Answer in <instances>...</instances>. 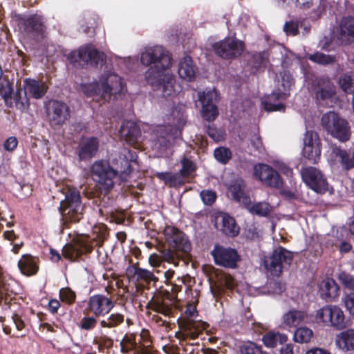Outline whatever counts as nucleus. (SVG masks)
<instances>
[{"instance_id": "f257e3e1", "label": "nucleus", "mask_w": 354, "mask_h": 354, "mask_svg": "<svg viewBox=\"0 0 354 354\" xmlns=\"http://www.w3.org/2000/svg\"><path fill=\"white\" fill-rule=\"evenodd\" d=\"M185 283V277H178L174 282L167 283L164 295L153 296L148 302L147 308L165 316H172L176 308L177 294L182 290L183 285Z\"/></svg>"}, {"instance_id": "f03ea898", "label": "nucleus", "mask_w": 354, "mask_h": 354, "mask_svg": "<svg viewBox=\"0 0 354 354\" xmlns=\"http://www.w3.org/2000/svg\"><path fill=\"white\" fill-rule=\"evenodd\" d=\"M124 84L121 77L115 73H109L102 77L101 83L93 82L82 86V91L86 96L102 94L104 98L122 93Z\"/></svg>"}, {"instance_id": "7ed1b4c3", "label": "nucleus", "mask_w": 354, "mask_h": 354, "mask_svg": "<svg viewBox=\"0 0 354 354\" xmlns=\"http://www.w3.org/2000/svg\"><path fill=\"white\" fill-rule=\"evenodd\" d=\"M185 317L179 322L182 332L176 333V337L180 341L187 338L195 339L207 328L208 324L201 320H194L193 318L198 316L196 306L194 304H188L184 312Z\"/></svg>"}, {"instance_id": "20e7f679", "label": "nucleus", "mask_w": 354, "mask_h": 354, "mask_svg": "<svg viewBox=\"0 0 354 354\" xmlns=\"http://www.w3.org/2000/svg\"><path fill=\"white\" fill-rule=\"evenodd\" d=\"M106 56L95 48L86 45L71 51L67 56L70 63L75 67L86 68L88 65L97 66L105 62Z\"/></svg>"}, {"instance_id": "39448f33", "label": "nucleus", "mask_w": 354, "mask_h": 354, "mask_svg": "<svg viewBox=\"0 0 354 354\" xmlns=\"http://www.w3.org/2000/svg\"><path fill=\"white\" fill-rule=\"evenodd\" d=\"M91 171L100 194H109L114 187V179L118 176V171L103 160L95 161L92 165Z\"/></svg>"}, {"instance_id": "423d86ee", "label": "nucleus", "mask_w": 354, "mask_h": 354, "mask_svg": "<svg viewBox=\"0 0 354 354\" xmlns=\"http://www.w3.org/2000/svg\"><path fill=\"white\" fill-rule=\"evenodd\" d=\"M214 53L225 60L236 59L243 53L245 43L236 37H226L212 44Z\"/></svg>"}, {"instance_id": "0eeeda50", "label": "nucleus", "mask_w": 354, "mask_h": 354, "mask_svg": "<svg viewBox=\"0 0 354 354\" xmlns=\"http://www.w3.org/2000/svg\"><path fill=\"white\" fill-rule=\"evenodd\" d=\"M315 319L318 323L337 330H342L348 326V321L344 311L337 306L326 305L321 308L316 313Z\"/></svg>"}, {"instance_id": "6e6552de", "label": "nucleus", "mask_w": 354, "mask_h": 354, "mask_svg": "<svg viewBox=\"0 0 354 354\" xmlns=\"http://www.w3.org/2000/svg\"><path fill=\"white\" fill-rule=\"evenodd\" d=\"M322 126L335 138L342 142L349 140L351 132L348 123L344 119L339 118L338 115L329 111L322 117Z\"/></svg>"}, {"instance_id": "1a4fd4ad", "label": "nucleus", "mask_w": 354, "mask_h": 354, "mask_svg": "<svg viewBox=\"0 0 354 354\" xmlns=\"http://www.w3.org/2000/svg\"><path fill=\"white\" fill-rule=\"evenodd\" d=\"M311 89L317 104L322 106L332 102L336 95V87L328 77H315L312 80Z\"/></svg>"}, {"instance_id": "9d476101", "label": "nucleus", "mask_w": 354, "mask_h": 354, "mask_svg": "<svg viewBox=\"0 0 354 354\" xmlns=\"http://www.w3.org/2000/svg\"><path fill=\"white\" fill-rule=\"evenodd\" d=\"M19 26L25 33L37 41L46 37L47 32L44 19L39 15L34 14L21 18L19 21Z\"/></svg>"}, {"instance_id": "9b49d317", "label": "nucleus", "mask_w": 354, "mask_h": 354, "mask_svg": "<svg viewBox=\"0 0 354 354\" xmlns=\"http://www.w3.org/2000/svg\"><path fill=\"white\" fill-rule=\"evenodd\" d=\"M293 259V254L282 246H279L272 252L268 260L264 261L266 268L272 275L279 277L282 273L283 266H290Z\"/></svg>"}, {"instance_id": "f8f14e48", "label": "nucleus", "mask_w": 354, "mask_h": 354, "mask_svg": "<svg viewBox=\"0 0 354 354\" xmlns=\"http://www.w3.org/2000/svg\"><path fill=\"white\" fill-rule=\"evenodd\" d=\"M49 124L53 129L62 127L71 118L69 106L64 102L53 100L46 106Z\"/></svg>"}, {"instance_id": "ddd939ff", "label": "nucleus", "mask_w": 354, "mask_h": 354, "mask_svg": "<svg viewBox=\"0 0 354 354\" xmlns=\"http://www.w3.org/2000/svg\"><path fill=\"white\" fill-rule=\"evenodd\" d=\"M140 62L145 66L151 67L169 68L171 58L162 46H156L147 48L141 53Z\"/></svg>"}, {"instance_id": "4468645a", "label": "nucleus", "mask_w": 354, "mask_h": 354, "mask_svg": "<svg viewBox=\"0 0 354 354\" xmlns=\"http://www.w3.org/2000/svg\"><path fill=\"white\" fill-rule=\"evenodd\" d=\"M211 254L216 265L225 268H236L238 262L241 261V257L236 249L218 244L214 245Z\"/></svg>"}, {"instance_id": "2eb2a0df", "label": "nucleus", "mask_w": 354, "mask_h": 354, "mask_svg": "<svg viewBox=\"0 0 354 354\" xmlns=\"http://www.w3.org/2000/svg\"><path fill=\"white\" fill-rule=\"evenodd\" d=\"M114 306V302L110 297L102 294H96L88 298L87 306L83 313H91L99 317H104L110 313Z\"/></svg>"}, {"instance_id": "dca6fc26", "label": "nucleus", "mask_w": 354, "mask_h": 354, "mask_svg": "<svg viewBox=\"0 0 354 354\" xmlns=\"http://www.w3.org/2000/svg\"><path fill=\"white\" fill-rule=\"evenodd\" d=\"M301 176L304 182L314 192L324 194L328 189L326 178L320 170L309 167L302 169Z\"/></svg>"}, {"instance_id": "f3484780", "label": "nucleus", "mask_w": 354, "mask_h": 354, "mask_svg": "<svg viewBox=\"0 0 354 354\" xmlns=\"http://www.w3.org/2000/svg\"><path fill=\"white\" fill-rule=\"evenodd\" d=\"M93 247L89 244L87 236H79L73 243H66L62 248V255L71 261L77 260L82 255L90 253Z\"/></svg>"}, {"instance_id": "a211bd4d", "label": "nucleus", "mask_w": 354, "mask_h": 354, "mask_svg": "<svg viewBox=\"0 0 354 354\" xmlns=\"http://www.w3.org/2000/svg\"><path fill=\"white\" fill-rule=\"evenodd\" d=\"M165 240L174 249L188 253L191 251V243L185 234L177 227L167 225L164 230Z\"/></svg>"}, {"instance_id": "6ab92c4d", "label": "nucleus", "mask_w": 354, "mask_h": 354, "mask_svg": "<svg viewBox=\"0 0 354 354\" xmlns=\"http://www.w3.org/2000/svg\"><path fill=\"white\" fill-rule=\"evenodd\" d=\"M255 177L266 185L279 189L283 185V179L279 174L271 166L266 164H259L254 167Z\"/></svg>"}, {"instance_id": "aec40b11", "label": "nucleus", "mask_w": 354, "mask_h": 354, "mask_svg": "<svg viewBox=\"0 0 354 354\" xmlns=\"http://www.w3.org/2000/svg\"><path fill=\"white\" fill-rule=\"evenodd\" d=\"M218 98V93L215 89L204 91L199 95V100L202 103L201 114L203 119L213 121L218 115V110L215 102Z\"/></svg>"}, {"instance_id": "412c9836", "label": "nucleus", "mask_w": 354, "mask_h": 354, "mask_svg": "<svg viewBox=\"0 0 354 354\" xmlns=\"http://www.w3.org/2000/svg\"><path fill=\"white\" fill-rule=\"evenodd\" d=\"M337 38L341 45L348 46L354 42V17H343L340 21Z\"/></svg>"}, {"instance_id": "4be33fe9", "label": "nucleus", "mask_w": 354, "mask_h": 354, "mask_svg": "<svg viewBox=\"0 0 354 354\" xmlns=\"http://www.w3.org/2000/svg\"><path fill=\"white\" fill-rule=\"evenodd\" d=\"M97 138L92 136L82 140L78 147L77 155L80 160H88L93 158L99 149Z\"/></svg>"}, {"instance_id": "5701e85b", "label": "nucleus", "mask_w": 354, "mask_h": 354, "mask_svg": "<svg viewBox=\"0 0 354 354\" xmlns=\"http://www.w3.org/2000/svg\"><path fill=\"white\" fill-rule=\"evenodd\" d=\"M119 134L129 145H134L138 142L141 131L136 122L126 120L122 122Z\"/></svg>"}, {"instance_id": "b1692460", "label": "nucleus", "mask_w": 354, "mask_h": 354, "mask_svg": "<svg viewBox=\"0 0 354 354\" xmlns=\"http://www.w3.org/2000/svg\"><path fill=\"white\" fill-rule=\"evenodd\" d=\"M319 292L321 298L331 301L339 296V287L333 279L327 278L322 281Z\"/></svg>"}, {"instance_id": "393cba45", "label": "nucleus", "mask_w": 354, "mask_h": 354, "mask_svg": "<svg viewBox=\"0 0 354 354\" xmlns=\"http://www.w3.org/2000/svg\"><path fill=\"white\" fill-rule=\"evenodd\" d=\"M39 259L31 254H24L18 261V267L21 272L26 276L35 275L39 270Z\"/></svg>"}, {"instance_id": "a878e982", "label": "nucleus", "mask_w": 354, "mask_h": 354, "mask_svg": "<svg viewBox=\"0 0 354 354\" xmlns=\"http://www.w3.org/2000/svg\"><path fill=\"white\" fill-rule=\"evenodd\" d=\"M245 183L243 180H237L233 182L228 187L232 198L241 203L243 207L250 205V197L245 192Z\"/></svg>"}, {"instance_id": "bb28decb", "label": "nucleus", "mask_w": 354, "mask_h": 354, "mask_svg": "<svg viewBox=\"0 0 354 354\" xmlns=\"http://www.w3.org/2000/svg\"><path fill=\"white\" fill-rule=\"evenodd\" d=\"M288 96V95L286 93L282 92L279 89L274 91L263 102L265 110L269 112L284 111L286 109L285 105L283 103L275 102L279 100H284Z\"/></svg>"}, {"instance_id": "cd10ccee", "label": "nucleus", "mask_w": 354, "mask_h": 354, "mask_svg": "<svg viewBox=\"0 0 354 354\" xmlns=\"http://www.w3.org/2000/svg\"><path fill=\"white\" fill-rule=\"evenodd\" d=\"M24 86L26 93L35 99H40L44 97L48 89L45 82H39L38 80L31 78L25 79Z\"/></svg>"}, {"instance_id": "c85d7f7f", "label": "nucleus", "mask_w": 354, "mask_h": 354, "mask_svg": "<svg viewBox=\"0 0 354 354\" xmlns=\"http://www.w3.org/2000/svg\"><path fill=\"white\" fill-rule=\"evenodd\" d=\"M59 208L83 209L79 190L76 188H69L66 193L65 199L60 203Z\"/></svg>"}, {"instance_id": "c756f323", "label": "nucleus", "mask_w": 354, "mask_h": 354, "mask_svg": "<svg viewBox=\"0 0 354 354\" xmlns=\"http://www.w3.org/2000/svg\"><path fill=\"white\" fill-rule=\"evenodd\" d=\"M196 70L192 57L185 56L179 63L178 72L182 79L191 82L196 76Z\"/></svg>"}, {"instance_id": "7c9ffc66", "label": "nucleus", "mask_w": 354, "mask_h": 354, "mask_svg": "<svg viewBox=\"0 0 354 354\" xmlns=\"http://www.w3.org/2000/svg\"><path fill=\"white\" fill-rule=\"evenodd\" d=\"M337 345L344 351H354V329L340 333L336 338Z\"/></svg>"}, {"instance_id": "2f4dec72", "label": "nucleus", "mask_w": 354, "mask_h": 354, "mask_svg": "<svg viewBox=\"0 0 354 354\" xmlns=\"http://www.w3.org/2000/svg\"><path fill=\"white\" fill-rule=\"evenodd\" d=\"M168 68L149 67L145 73V80L151 86L157 88L161 84L162 79L166 76L165 71Z\"/></svg>"}, {"instance_id": "473e14b6", "label": "nucleus", "mask_w": 354, "mask_h": 354, "mask_svg": "<svg viewBox=\"0 0 354 354\" xmlns=\"http://www.w3.org/2000/svg\"><path fill=\"white\" fill-rule=\"evenodd\" d=\"M128 272H132L133 275L136 276L138 281H142L147 283L151 282H157L158 279L156 277L153 272L147 269L140 268L137 265H133L127 268Z\"/></svg>"}, {"instance_id": "72a5a7b5", "label": "nucleus", "mask_w": 354, "mask_h": 354, "mask_svg": "<svg viewBox=\"0 0 354 354\" xmlns=\"http://www.w3.org/2000/svg\"><path fill=\"white\" fill-rule=\"evenodd\" d=\"M221 230L226 236L234 237L238 235L239 228L233 217L224 214L221 216Z\"/></svg>"}, {"instance_id": "f704fd0d", "label": "nucleus", "mask_w": 354, "mask_h": 354, "mask_svg": "<svg viewBox=\"0 0 354 354\" xmlns=\"http://www.w3.org/2000/svg\"><path fill=\"white\" fill-rule=\"evenodd\" d=\"M177 84L175 77L172 75L167 73L166 76L162 79L161 84L158 86L157 89H162V95L164 97H169L175 95L179 91L176 88Z\"/></svg>"}, {"instance_id": "c9c22d12", "label": "nucleus", "mask_w": 354, "mask_h": 354, "mask_svg": "<svg viewBox=\"0 0 354 354\" xmlns=\"http://www.w3.org/2000/svg\"><path fill=\"white\" fill-rule=\"evenodd\" d=\"M288 340V337L285 334L279 332L269 331L262 337L263 344L268 348H274L278 344H283Z\"/></svg>"}, {"instance_id": "e433bc0d", "label": "nucleus", "mask_w": 354, "mask_h": 354, "mask_svg": "<svg viewBox=\"0 0 354 354\" xmlns=\"http://www.w3.org/2000/svg\"><path fill=\"white\" fill-rule=\"evenodd\" d=\"M156 177L170 187H176L184 184L183 178L177 173L158 172L156 174Z\"/></svg>"}, {"instance_id": "4c0bfd02", "label": "nucleus", "mask_w": 354, "mask_h": 354, "mask_svg": "<svg viewBox=\"0 0 354 354\" xmlns=\"http://www.w3.org/2000/svg\"><path fill=\"white\" fill-rule=\"evenodd\" d=\"M269 62L268 53L266 51L257 52L252 55L249 64L255 71L265 68Z\"/></svg>"}, {"instance_id": "58836bf2", "label": "nucleus", "mask_w": 354, "mask_h": 354, "mask_svg": "<svg viewBox=\"0 0 354 354\" xmlns=\"http://www.w3.org/2000/svg\"><path fill=\"white\" fill-rule=\"evenodd\" d=\"M306 317L304 312L297 310H290L283 315V323L289 327H296Z\"/></svg>"}, {"instance_id": "ea45409f", "label": "nucleus", "mask_w": 354, "mask_h": 354, "mask_svg": "<svg viewBox=\"0 0 354 354\" xmlns=\"http://www.w3.org/2000/svg\"><path fill=\"white\" fill-rule=\"evenodd\" d=\"M244 207L250 213L260 216H267L272 211V207L268 203L258 202L252 204L251 199L250 200V205Z\"/></svg>"}, {"instance_id": "a19ab883", "label": "nucleus", "mask_w": 354, "mask_h": 354, "mask_svg": "<svg viewBox=\"0 0 354 354\" xmlns=\"http://www.w3.org/2000/svg\"><path fill=\"white\" fill-rule=\"evenodd\" d=\"M302 154L310 163L315 164L320 159L321 145L317 144L311 146H304Z\"/></svg>"}, {"instance_id": "79ce46f5", "label": "nucleus", "mask_w": 354, "mask_h": 354, "mask_svg": "<svg viewBox=\"0 0 354 354\" xmlns=\"http://www.w3.org/2000/svg\"><path fill=\"white\" fill-rule=\"evenodd\" d=\"M308 59L314 63L322 66L333 65L336 62L335 55H326L319 51H317L313 54H309Z\"/></svg>"}, {"instance_id": "37998d69", "label": "nucleus", "mask_w": 354, "mask_h": 354, "mask_svg": "<svg viewBox=\"0 0 354 354\" xmlns=\"http://www.w3.org/2000/svg\"><path fill=\"white\" fill-rule=\"evenodd\" d=\"M124 321V315L119 313L109 315L105 319L100 321V326L102 328H112L119 326Z\"/></svg>"}, {"instance_id": "c03bdc74", "label": "nucleus", "mask_w": 354, "mask_h": 354, "mask_svg": "<svg viewBox=\"0 0 354 354\" xmlns=\"http://www.w3.org/2000/svg\"><path fill=\"white\" fill-rule=\"evenodd\" d=\"M65 223H77L83 217V209L71 208H59Z\"/></svg>"}, {"instance_id": "a18cd8bd", "label": "nucleus", "mask_w": 354, "mask_h": 354, "mask_svg": "<svg viewBox=\"0 0 354 354\" xmlns=\"http://www.w3.org/2000/svg\"><path fill=\"white\" fill-rule=\"evenodd\" d=\"M122 156H124V168L121 169L120 172L122 175H129L133 168L131 165V162H136L138 159L137 153L134 150L125 149L123 151Z\"/></svg>"}, {"instance_id": "49530a36", "label": "nucleus", "mask_w": 354, "mask_h": 354, "mask_svg": "<svg viewBox=\"0 0 354 354\" xmlns=\"http://www.w3.org/2000/svg\"><path fill=\"white\" fill-rule=\"evenodd\" d=\"M334 153L337 157L339 158L340 164L344 169L349 170L354 167V156L351 158L347 151L340 147L335 148Z\"/></svg>"}, {"instance_id": "de8ad7c7", "label": "nucleus", "mask_w": 354, "mask_h": 354, "mask_svg": "<svg viewBox=\"0 0 354 354\" xmlns=\"http://www.w3.org/2000/svg\"><path fill=\"white\" fill-rule=\"evenodd\" d=\"M140 345L139 346V350L140 354H152L151 353V337L150 335V333L147 329H142L140 334Z\"/></svg>"}, {"instance_id": "09e8293b", "label": "nucleus", "mask_w": 354, "mask_h": 354, "mask_svg": "<svg viewBox=\"0 0 354 354\" xmlns=\"http://www.w3.org/2000/svg\"><path fill=\"white\" fill-rule=\"evenodd\" d=\"M120 351L122 353H128L136 349L138 344L136 342V335L133 333H127L120 341Z\"/></svg>"}, {"instance_id": "8fccbe9b", "label": "nucleus", "mask_w": 354, "mask_h": 354, "mask_svg": "<svg viewBox=\"0 0 354 354\" xmlns=\"http://www.w3.org/2000/svg\"><path fill=\"white\" fill-rule=\"evenodd\" d=\"M91 313L84 314V316L80 319L79 327L86 331H90L95 329L97 325L98 320L95 315H90Z\"/></svg>"}, {"instance_id": "3c124183", "label": "nucleus", "mask_w": 354, "mask_h": 354, "mask_svg": "<svg viewBox=\"0 0 354 354\" xmlns=\"http://www.w3.org/2000/svg\"><path fill=\"white\" fill-rule=\"evenodd\" d=\"M214 156L215 159L223 165H226L232 158V151L225 147H219L214 149Z\"/></svg>"}, {"instance_id": "603ef678", "label": "nucleus", "mask_w": 354, "mask_h": 354, "mask_svg": "<svg viewBox=\"0 0 354 354\" xmlns=\"http://www.w3.org/2000/svg\"><path fill=\"white\" fill-rule=\"evenodd\" d=\"M313 335V330L307 327H300L296 329L294 333V340L299 343L310 342Z\"/></svg>"}, {"instance_id": "864d4df0", "label": "nucleus", "mask_w": 354, "mask_h": 354, "mask_svg": "<svg viewBox=\"0 0 354 354\" xmlns=\"http://www.w3.org/2000/svg\"><path fill=\"white\" fill-rule=\"evenodd\" d=\"M340 88L346 93H354V78L348 73H344L339 78Z\"/></svg>"}, {"instance_id": "5fc2aeb1", "label": "nucleus", "mask_w": 354, "mask_h": 354, "mask_svg": "<svg viewBox=\"0 0 354 354\" xmlns=\"http://www.w3.org/2000/svg\"><path fill=\"white\" fill-rule=\"evenodd\" d=\"M59 297L62 303L71 306L76 300V293L69 287L62 288L59 292Z\"/></svg>"}, {"instance_id": "6e6d98bb", "label": "nucleus", "mask_w": 354, "mask_h": 354, "mask_svg": "<svg viewBox=\"0 0 354 354\" xmlns=\"http://www.w3.org/2000/svg\"><path fill=\"white\" fill-rule=\"evenodd\" d=\"M93 344L97 346L100 352H104L105 350H110L113 346V340L106 335H102L93 340Z\"/></svg>"}, {"instance_id": "4d7b16f0", "label": "nucleus", "mask_w": 354, "mask_h": 354, "mask_svg": "<svg viewBox=\"0 0 354 354\" xmlns=\"http://www.w3.org/2000/svg\"><path fill=\"white\" fill-rule=\"evenodd\" d=\"M12 93V83L7 78H3L0 82V95L7 102L11 99Z\"/></svg>"}, {"instance_id": "13d9d810", "label": "nucleus", "mask_w": 354, "mask_h": 354, "mask_svg": "<svg viewBox=\"0 0 354 354\" xmlns=\"http://www.w3.org/2000/svg\"><path fill=\"white\" fill-rule=\"evenodd\" d=\"M26 95L27 93L25 89L19 88L17 90L14 100L18 109H24L29 106L28 98Z\"/></svg>"}, {"instance_id": "bf43d9fd", "label": "nucleus", "mask_w": 354, "mask_h": 354, "mask_svg": "<svg viewBox=\"0 0 354 354\" xmlns=\"http://www.w3.org/2000/svg\"><path fill=\"white\" fill-rule=\"evenodd\" d=\"M240 351L241 354H268L262 350L261 346H258L253 342H249L248 344L241 346Z\"/></svg>"}, {"instance_id": "052dcab7", "label": "nucleus", "mask_w": 354, "mask_h": 354, "mask_svg": "<svg viewBox=\"0 0 354 354\" xmlns=\"http://www.w3.org/2000/svg\"><path fill=\"white\" fill-rule=\"evenodd\" d=\"M320 145V139L317 132L311 130L306 131L304 138V146Z\"/></svg>"}, {"instance_id": "680f3d73", "label": "nucleus", "mask_w": 354, "mask_h": 354, "mask_svg": "<svg viewBox=\"0 0 354 354\" xmlns=\"http://www.w3.org/2000/svg\"><path fill=\"white\" fill-rule=\"evenodd\" d=\"M195 170L193 162L186 158L182 160V168L180 170L179 175L181 178L189 176L192 172Z\"/></svg>"}, {"instance_id": "e2e57ef3", "label": "nucleus", "mask_w": 354, "mask_h": 354, "mask_svg": "<svg viewBox=\"0 0 354 354\" xmlns=\"http://www.w3.org/2000/svg\"><path fill=\"white\" fill-rule=\"evenodd\" d=\"M338 279L346 288L354 290V277L352 275L342 272L339 274Z\"/></svg>"}, {"instance_id": "0e129e2a", "label": "nucleus", "mask_w": 354, "mask_h": 354, "mask_svg": "<svg viewBox=\"0 0 354 354\" xmlns=\"http://www.w3.org/2000/svg\"><path fill=\"white\" fill-rule=\"evenodd\" d=\"M170 145V141L165 136L158 137L153 142V148L158 152L162 153L166 151Z\"/></svg>"}, {"instance_id": "69168bd1", "label": "nucleus", "mask_w": 354, "mask_h": 354, "mask_svg": "<svg viewBox=\"0 0 354 354\" xmlns=\"http://www.w3.org/2000/svg\"><path fill=\"white\" fill-rule=\"evenodd\" d=\"M205 132L214 141L218 142L223 138V132L218 129L214 124H209L206 127Z\"/></svg>"}, {"instance_id": "338daca9", "label": "nucleus", "mask_w": 354, "mask_h": 354, "mask_svg": "<svg viewBox=\"0 0 354 354\" xmlns=\"http://www.w3.org/2000/svg\"><path fill=\"white\" fill-rule=\"evenodd\" d=\"M203 202L207 205H211L216 201V194L212 190H203L201 192Z\"/></svg>"}, {"instance_id": "774afa93", "label": "nucleus", "mask_w": 354, "mask_h": 354, "mask_svg": "<svg viewBox=\"0 0 354 354\" xmlns=\"http://www.w3.org/2000/svg\"><path fill=\"white\" fill-rule=\"evenodd\" d=\"M344 302L349 313L354 316V292L347 294L344 297Z\"/></svg>"}]
</instances>
